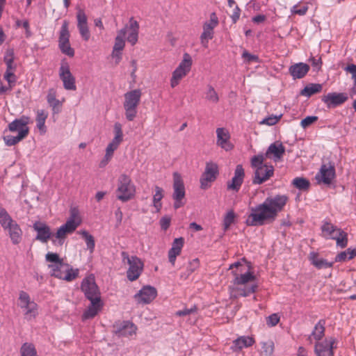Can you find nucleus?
I'll list each match as a JSON object with an SVG mask.
<instances>
[{"label":"nucleus","mask_w":356,"mask_h":356,"mask_svg":"<svg viewBox=\"0 0 356 356\" xmlns=\"http://www.w3.org/2000/svg\"><path fill=\"white\" fill-rule=\"evenodd\" d=\"M254 280L255 276L250 269L248 270L246 273L239 277H236L233 282L236 286V291L238 295L246 297L253 293L257 288V284L252 283Z\"/></svg>","instance_id":"obj_6"},{"label":"nucleus","mask_w":356,"mask_h":356,"mask_svg":"<svg viewBox=\"0 0 356 356\" xmlns=\"http://www.w3.org/2000/svg\"><path fill=\"white\" fill-rule=\"evenodd\" d=\"M242 57L247 63L259 62V57L257 56L251 54L247 51L243 52Z\"/></svg>","instance_id":"obj_58"},{"label":"nucleus","mask_w":356,"mask_h":356,"mask_svg":"<svg viewBox=\"0 0 356 356\" xmlns=\"http://www.w3.org/2000/svg\"><path fill=\"white\" fill-rule=\"evenodd\" d=\"M82 218L76 208H72L70 211V216L66 222L60 225L54 233L53 245L62 246L67 236L72 234L81 224Z\"/></svg>","instance_id":"obj_2"},{"label":"nucleus","mask_w":356,"mask_h":356,"mask_svg":"<svg viewBox=\"0 0 356 356\" xmlns=\"http://www.w3.org/2000/svg\"><path fill=\"white\" fill-rule=\"evenodd\" d=\"M348 99V95L346 93L330 92L324 95L322 101L327 107L336 106L344 103Z\"/></svg>","instance_id":"obj_33"},{"label":"nucleus","mask_w":356,"mask_h":356,"mask_svg":"<svg viewBox=\"0 0 356 356\" xmlns=\"http://www.w3.org/2000/svg\"><path fill=\"white\" fill-rule=\"evenodd\" d=\"M121 30H126L127 40L131 45H134L138 42V33H139V24L137 21L131 18L128 26Z\"/></svg>","instance_id":"obj_29"},{"label":"nucleus","mask_w":356,"mask_h":356,"mask_svg":"<svg viewBox=\"0 0 356 356\" xmlns=\"http://www.w3.org/2000/svg\"><path fill=\"white\" fill-rule=\"evenodd\" d=\"M33 227L37 232L35 239L40 241L42 243H47L49 240L53 243V236L54 233L51 232V228L46 223L37 221L35 222Z\"/></svg>","instance_id":"obj_21"},{"label":"nucleus","mask_w":356,"mask_h":356,"mask_svg":"<svg viewBox=\"0 0 356 356\" xmlns=\"http://www.w3.org/2000/svg\"><path fill=\"white\" fill-rule=\"evenodd\" d=\"M275 217L272 213L265 202L249 208V213L245 219L248 226H262L273 222Z\"/></svg>","instance_id":"obj_3"},{"label":"nucleus","mask_w":356,"mask_h":356,"mask_svg":"<svg viewBox=\"0 0 356 356\" xmlns=\"http://www.w3.org/2000/svg\"><path fill=\"white\" fill-rule=\"evenodd\" d=\"M47 100L49 106L52 108L54 113H58L60 111V107L62 106L63 102L65 101L64 99H63L62 101L56 99V92L54 89L49 90Z\"/></svg>","instance_id":"obj_37"},{"label":"nucleus","mask_w":356,"mask_h":356,"mask_svg":"<svg viewBox=\"0 0 356 356\" xmlns=\"http://www.w3.org/2000/svg\"><path fill=\"white\" fill-rule=\"evenodd\" d=\"M345 70L351 74L352 79L354 81V85L356 86V65H355V64L348 65L345 68Z\"/></svg>","instance_id":"obj_61"},{"label":"nucleus","mask_w":356,"mask_h":356,"mask_svg":"<svg viewBox=\"0 0 356 356\" xmlns=\"http://www.w3.org/2000/svg\"><path fill=\"white\" fill-rule=\"evenodd\" d=\"M285 152V147L279 142H275L270 145L266 150L264 157L273 159L275 162L280 161Z\"/></svg>","instance_id":"obj_27"},{"label":"nucleus","mask_w":356,"mask_h":356,"mask_svg":"<svg viewBox=\"0 0 356 356\" xmlns=\"http://www.w3.org/2000/svg\"><path fill=\"white\" fill-rule=\"evenodd\" d=\"M281 118V115L277 116V115H270L266 118H264L260 124H266L268 126H272L275 124Z\"/></svg>","instance_id":"obj_54"},{"label":"nucleus","mask_w":356,"mask_h":356,"mask_svg":"<svg viewBox=\"0 0 356 356\" xmlns=\"http://www.w3.org/2000/svg\"><path fill=\"white\" fill-rule=\"evenodd\" d=\"M264 154H258L251 159L252 167L254 168V176L252 179L254 184H261L273 176V165L264 163Z\"/></svg>","instance_id":"obj_4"},{"label":"nucleus","mask_w":356,"mask_h":356,"mask_svg":"<svg viewBox=\"0 0 356 356\" xmlns=\"http://www.w3.org/2000/svg\"><path fill=\"white\" fill-rule=\"evenodd\" d=\"M21 356H38L36 349L31 343H24L20 348Z\"/></svg>","instance_id":"obj_45"},{"label":"nucleus","mask_w":356,"mask_h":356,"mask_svg":"<svg viewBox=\"0 0 356 356\" xmlns=\"http://www.w3.org/2000/svg\"><path fill=\"white\" fill-rule=\"evenodd\" d=\"M216 132V144L225 151H230L234 145L230 141V134L227 129L225 128H218Z\"/></svg>","instance_id":"obj_25"},{"label":"nucleus","mask_w":356,"mask_h":356,"mask_svg":"<svg viewBox=\"0 0 356 356\" xmlns=\"http://www.w3.org/2000/svg\"><path fill=\"white\" fill-rule=\"evenodd\" d=\"M45 258L49 263L48 267L52 276L67 282H71L78 277L79 270L63 262L57 253L48 252Z\"/></svg>","instance_id":"obj_1"},{"label":"nucleus","mask_w":356,"mask_h":356,"mask_svg":"<svg viewBox=\"0 0 356 356\" xmlns=\"http://www.w3.org/2000/svg\"><path fill=\"white\" fill-rule=\"evenodd\" d=\"M69 23L67 21L63 22L58 38V45L60 51L64 54L72 57L74 55V50L70 44V32L68 29Z\"/></svg>","instance_id":"obj_18"},{"label":"nucleus","mask_w":356,"mask_h":356,"mask_svg":"<svg viewBox=\"0 0 356 356\" xmlns=\"http://www.w3.org/2000/svg\"><path fill=\"white\" fill-rule=\"evenodd\" d=\"M310 61L312 62V66L315 67L316 70H320L322 63L321 58H316L315 57H312L310 59Z\"/></svg>","instance_id":"obj_64"},{"label":"nucleus","mask_w":356,"mask_h":356,"mask_svg":"<svg viewBox=\"0 0 356 356\" xmlns=\"http://www.w3.org/2000/svg\"><path fill=\"white\" fill-rule=\"evenodd\" d=\"M114 137L112 140L107 145L105 149V154L100 161L99 166L101 168L106 167L111 161L114 152L117 150L123 141L122 127L120 122H115L113 127Z\"/></svg>","instance_id":"obj_5"},{"label":"nucleus","mask_w":356,"mask_h":356,"mask_svg":"<svg viewBox=\"0 0 356 356\" xmlns=\"http://www.w3.org/2000/svg\"><path fill=\"white\" fill-rule=\"evenodd\" d=\"M206 99L211 103L216 104L219 101V97L214 89V88L211 86H208L207 90L205 93Z\"/></svg>","instance_id":"obj_47"},{"label":"nucleus","mask_w":356,"mask_h":356,"mask_svg":"<svg viewBox=\"0 0 356 356\" xmlns=\"http://www.w3.org/2000/svg\"><path fill=\"white\" fill-rule=\"evenodd\" d=\"M14 53L11 49L8 50L4 56V62L6 64L7 69H15L13 65Z\"/></svg>","instance_id":"obj_51"},{"label":"nucleus","mask_w":356,"mask_h":356,"mask_svg":"<svg viewBox=\"0 0 356 356\" xmlns=\"http://www.w3.org/2000/svg\"><path fill=\"white\" fill-rule=\"evenodd\" d=\"M289 201V195L286 194H277L270 196L264 200L268 207L270 209L273 216L276 218L278 213L282 211Z\"/></svg>","instance_id":"obj_17"},{"label":"nucleus","mask_w":356,"mask_h":356,"mask_svg":"<svg viewBox=\"0 0 356 356\" xmlns=\"http://www.w3.org/2000/svg\"><path fill=\"white\" fill-rule=\"evenodd\" d=\"M325 327L321 323H317L314 329L309 337V339L312 341V339L316 341H320L324 336Z\"/></svg>","instance_id":"obj_46"},{"label":"nucleus","mask_w":356,"mask_h":356,"mask_svg":"<svg viewBox=\"0 0 356 356\" xmlns=\"http://www.w3.org/2000/svg\"><path fill=\"white\" fill-rule=\"evenodd\" d=\"M335 343L334 339H325L315 345L314 351L317 356H333V346Z\"/></svg>","instance_id":"obj_26"},{"label":"nucleus","mask_w":356,"mask_h":356,"mask_svg":"<svg viewBox=\"0 0 356 356\" xmlns=\"http://www.w3.org/2000/svg\"><path fill=\"white\" fill-rule=\"evenodd\" d=\"M23 134L21 136H11L8 135L3 137V140L6 145L13 146L18 143L19 141L24 139Z\"/></svg>","instance_id":"obj_50"},{"label":"nucleus","mask_w":356,"mask_h":356,"mask_svg":"<svg viewBox=\"0 0 356 356\" xmlns=\"http://www.w3.org/2000/svg\"><path fill=\"white\" fill-rule=\"evenodd\" d=\"M309 260L318 269L331 268L334 264V261L329 262L326 259L319 257L318 254L316 252L310 253Z\"/></svg>","instance_id":"obj_38"},{"label":"nucleus","mask_w":356,"mask_h":356,"mask_svg":"<svg viewBox=\"0 0 356 356\" xmlns=\"http://www.w3.org/2000/svg\"><path fill=\"white\" fill-rule=\"evenodd\" d=\"M318 120L317 116H307L300 122V125L303 129H307L309 126Z\"/></svg>","instance_id":"obj_55"},{"label":"nucleus","mask_w":356,"mask_h":356,"mask_svg":"<svg viewBox=\"0 0 356 356\" xmlns=\"http://www.w3.org/2000/svg\"><path fill=\"white\" fill-rule=\"evenodd\" d=\"M122 260L123 263H127L128 269L127 270V277L130 282L137 280L141 275L144 269L143 261L137 256H130L127 252H121Z\"/></svg>","instance_id":"obj_10"},{"label":"nucleus","mask_w":356,"mask_h":356,"mask_svg":"<svg viewBox=\"0 0 356 356\" xmlns=\"http://www.w3.org/2000/svg\"><path fill=\"white\" fill-rule=\"evenodd\" d=\"M250 269V265L244 259L229 266V270H232V274L234 275V278L236 277H239L244 273H246V272Z\"/></svg>","instance_id":"obj_36"},{"label":"nucleus","mask_w":356,"mask_h":356,"mask_svg":"<svg viewBox=\"0 0 356 356\" xmlns=\"http://www.w3.org/2000/svg\"><path fill=\"white\" fill-rule=\"evenodd\" d=\"M262 353L265 356H270L274 350V343L272 341L262 342Z\"/></svg>","instance_id":"obj_52"},{"label":"nucleus","mask_w":356,"mask_h":356,"mask_svg":"<svg viewBox=\"0 0 356 356\" xmlns=\"http://www.w3.org/2000/svg\"><path fill=\"white\" fill-rule=\"evenodd\" d=\"M184 239L183 237L176 238L172 243V247L168 251V260L170 263L172 264V266H175L177 257L179 256L181 252V250L184 247Z\"/></svg>","instance_id":"obj_34"},{"label":"nucleus","mask_w":356,"mask_h":356,"mask_svg":"<svg viewBox=\"0 0 356 356\" xmlns=\"http://www.w3.org/2000/svg\"><path fill=\"white\" fill-rule=\"evenodd\" d=\"M346 260H348V255L346 254V252L345 250L343 252H340L339 254H338L336 256V257L334 259V262H343V261H345Z\"/></svg>","instance_id":"obj_62"},{"label":"nucleus","mask_w":356,"mask_h":356,"mask_svg":"<svg viewBox=\"0 0 356 356\" xmlns=\"http://www.w3.org/2000/svg\"><path fill=\"white\" fill-rule=\"evenodd\" d=\"M58 74L65 90H76L75 78L71 73L70 65L66 61L61 62Z\"/></svg>","instance_id":"obj_20"},{"label":"nucleus","mask_w":356,"mask_h":356,"mask_svg":"<svg viewBox=\"0 0 356 356\" xmlns=\"http://www.w3.org/2000/svg\"><path fill=\"white\" fill-rule=\"evenodd\" d=\"M219 175V168L216 163L209 161L206 163L205 168L202 172L200 183V188L206 190L211 187Z\"/></svg>","instance_id":"obj_15"},{"label":"nucleus","mask_w":356,"mask_h":356,"mask_svg":"<svg viewBox=\"0 0 356 356\" xmlns=\"http://www.w3.org/2000/svg\"><path fill=\"white\" fill-rule=\"evenodd\" d=\"M126 30H120L115 38V44L113 49L112 56L118 63L121 60V51L125 46L124 38Z\"/></svg>","instance_id":"obj_30"},{"label":"nucleus","mask_w":356,"mask_h":356,"mask_svg":"<svg viewBox=\"0 0 356 356\" xmlns=\"http://www.w3.org/2000/svg\"><path fill=\"white\" fill-rule=\"evenodd\" d=\"M254 339L249 336H242L234 341V350H241L248 348L254 343Z\"/></svg>","instance_id":"obj_40"},{"label":"nucleus","mask_w":356,"mask_h":356,"mask_svg":"<svg viewBox=\"0 0 356 356\" xmlns=\"http://www.w3.org/2000/svg\"><path fill=\"white\" fill-rule=\"evenodd\" d=\"M192 64L193 60L191 56L188 53H184L181 61L172 72L170 79V86L172 88L177 86L181 79L188 74L191 71Z\"/></svg>","instance_id":"obj_12"},{"label":"nucleus","mask_w":356,"mask_h":356,"mask_svg":"<svg viewBox=\"0 0 356 356\" xmlns=\"http://www.w3.org/2000/svg\"><path fill=\"white\" fill-rule=\"evenodd\" d=\"M81 289L88 300L101 298V293L93 275H90L83 279Z\"/></svg>","instance_id":"obj_16"},{"label":"nucleus","mask_w":356,"mask_h":356,"mask_svg":"<svg viewBox=\"0 0 356 356\" xmlns=\"http://www.w3.org/2000/svg\"><path fill=\"white\" fill-rule=\"evenodd\" d=\"M157 296L156 289L151 286H143L134 295V299L138 304L146 305L152 302Z\"/></svg>","instance_id":"obj_22"},{"label":"nucleus","mask_w":356,"mask_h":356,"mask_svg":"<svg viewBox=\"0 0 356 356\" xmlns=\"http://www.w3.org/2000/svg\"><path fill=\"white\" fill-rule=\"evenodd\" d=\"M245 172L243 166L237 165L234 170V177L227 183V190L238 192L243 182Z\"/></svg>","instance_id":"obj_24"},{"label":"nucleus","mask_w":356,"mask_h":356,"mask_svg":"<svg viewBox=\"0 0 356 356\" xmlns=\"http://www.w3.org/2000/svg\"><path fill=\"white\" fill-rule=\"evenodd\" d=\"M196 310H197L196 307L193 306L190 309L185 308L182 310L177 311L176 312V315L179 316H187V315H190L193 313H195L196 312Z\"/></svg>","instance_id":"obj_59"},{"label":"nucleus","mask_w":356,"mask_h":356,"mask_svg":"<svg viewBox=\"0 0 356 356\" xmlns=\"http://www.w3.org/2000/svg\"><path fill=\"white\" fill-rule=\"evenodd\" d=\"M30 122V118L27 116H22L19 119H16L8 124V129L11 132H17L18 136H23L26 138L29 134V129L27 124Z\"/></svg>","instance_id":"obj_23"},{"label":"nucleus","mask_w":356,"mask_h":356,"mask_svg":"<svg viewBox=\"0 0 356 356\" xmlns=\"http://www.w3.org/2000/svg\"><path fill=\"white\" fill-rule=\"evenodd\" d=\"M309 66L304 63H298L291 65L289 69V73L293 79L303 78L309 72Z\"/></svg>","instance_id":"obj_35"},{"label":"nucleus","mask_w":356,"mask_h":356,"mask_svg":"<svg viewBox=\"0 0 356 356\" xmlns=\"http://www.w3.org/2000/svg\"><path fill=\"white\" fill-rule=\"evenodd\" d=\"M280 321V316L277 314H273L266 318V323L270 327L276 325Z\"/></svg>","instance_id":"obj_57"},{"label":"nucleus","mask_w":356,"mask_h":356,"mask_svg":"<svg viewBox=\"0 0 356 356\" xmlns=\"http://www.w3.org/2000/svg\"><path fill=\"white\" fill-rule=\"evenodd\" d=\"M16 25L17 26H22L26 29V32L27 35L28 36L30 35L29 24V22L27 20H24V21L17 20L16 22Z\"/></svg>","instance_id":"obj_63"},{"label":"nucleus","mask_w":356,"mask_h":356,"mask_svg":"<svg viewBox=\"0 0 356 356\" xmlns=\"http://www.w3.org/2000/svg\"><path fill=\"white\" fill-rule=\"evenodd\" d=\"M322 235L327 239H333L337 245L343 248L348 244L347 234L328 221H324L321 226Z\"/></svg>","instance_id":"obj_11"},{"label":"nucleus","mask_w":356,"mask_h":356,"mask_svg":"<svg viewBox=\"0 0 356 356\" xmlns=\"http://www.w3.org/2000/svg\"><path fill=\"white\" fill-rule=\"evenodd\" d=\"M117 198L126 202L134 197L136 186L131 178L126 174H122L118 179L117 189L115 191Z\"/></svg>","instance_id":"obj_8"},{"label":"nucleus","mask_w":356,"mask_h":356,"mask_svg":"<svg viewBox=\"0 0 356 356\" xmlns=\"http://www.w3.org/2000/svg\"><path fill=\"white\" fill-rule=\"evenodd\" d=\"M170 222H171L170 217H169L168 216H165L162 217L160 220V225H161V229L163 230H166L170 227Z\"/></svg>","instance_id":"obj_60"},{"label":"nucleus","mask_w":356,"mask_h":356,"mask_svg":"<svg viewBox=\"0 0 356 356\" xmlns=\"http://www.w3.org/2000/svg\"><path fill=\"white\" fill-rule=\"evenodd\" d=\"M76 19L77 27L80 35L85 41H88L90 38V34L88 26L87 17L83 10L79 9L78 10Z\"/></svg>","instance_id":"obj_32"},{"label":"nucleus","mask_w":356,"mask_h":356,"mask_svg":"<svg viewBox=\"0 0 356 356\" xmlns=\"http://www.w3.org/2000/svg\"><path fill=\"white\" fill-rule=\"evenodd\" d=\"M293 185L299 190H307L309 186L307 179L302 177H296L292 181Z\"/></svg>","instance_id":"obj_48"},{"label":"nucleus","mask_w":356,"mask_h":356,"mask_svg":"<svg viewBox=\"0 0 356 356\" xmlns=\"http://www.w3.org/2000/svg\"><path fill=\"white\" fill-rule=\"evenodd\" d=\"M155 193L153 195V207L157 212L160 211L162 207L161 200L163 197V190L161 187L156 186L154 188Z\"/></svg>","instance_id":"obj_43"},{"label":"nucleus","mask_w":356,"mask_h":356,"mask_svg":"<svg viewBox=\"0 0 356 356\" xmlns=\"http://www.w3.org/2000/svg\"><path fill=\"white\" fill-rule=\"evenodd\" d=\"M89 300L90 305L82 314L83 321L91 319L95 317L98 314V313L102 310L104 306V303L101 298L95 300L92 299Z\"/></svg>","instance_id":"obj_28"},{"label":"nucleus","mask_w":356,"mask_h":356,"mask_svg":"<svg viewBox=\"0 0 356 356\" xmlns=\"http://www.w3.org/2000/svg\"><path fill=\"white\" fill-rule=\"evenodd\" d=\"M142 92L139 89H135L124 95L123 106L126 119L133 121L137 115V108L140 104Z\"/></svg>","instance_id":"obj_9"},{"label":"nucleus","mask_w":356,"mask_h":356,"mask_svg":"<svg viewBox=\"0 0 356 356\" xmlns=\"http://www.w3.org/2000/svg\"><path fill=\"white\" fill-rule=\"evenodd\" d=\"M0 224L8 231L10 238L14 244H18L22 240V231L18 224L14 221L6 209L0 207Z\"/></svg>","instance_id":"obj_7"},{"label":"nucleus","mask_w":356,"mask_h":356,"mask_svg":"<svg viewBox=\"0 0 356 356\" xmlns=\"http://www.w3.org/2000/svg\"><path fill=\"white\" fill-rule=\"evenodd\" d=\"M218 24V19L216 15L213 13L210 15V19L203 24V31L200 35V42L202 45L207 48L209 41L213 37V29Z\"/></svg>","instance_id":"obj_19"},{"label":"nucleus","mask_w":356,"mask_h":356,"mask_svg":"<svg viewBox=\"0 0 356 356\" xmlns=\"http://www.w3.org/2000/svg\"><path fill=\"white\" fill-rule=\"evenodd\" d=\"M14 70L15 69H7L4 74L5 79L8 82L10 85L15 83L16 81V78L13 72Z\"/></svg>","instance_id":"obj_56"},{"label":"nucleus","mask_w":356,"mask_h":356,"mask_svg":"<svg viewBox=\"0 0 356 356\" xmlns=\"http://www.w3.org/2000/svg\"><path fill=\"white\" fill-rule=\"evenodd\" d=\"M136 332V327L135 325L129 321H125L122 323L121 327L117 331L119 336L121 337H131Z\"/></svg>","instance_id":"obj_39"},{"label":"nucleus","mask_w":356,"mask_h":356,"mask_svg":"<svg viewBox=\"0 0 356 356\" xmlns=\"http://www.w3.org/2000/svg\"><path fill=\"white\" fill-rule=\"evenodd\" d=\"M335 176L334 168L332 165H323L319 172L316 175L318 183L330 184Z\"/></svg>","instance_id":"obj_31"},{"label":"nucleus","mask_w":356,"mask_h":356,"mask_svg":"<svg viewBox=\"0 0 356 356\" xmlns=\"http://www.w3.org/2000/svg\"><path fill=\"white\" fill-rule=\"evenodd\" d=\"M235 217L236 216L233 210L229 211L225 214L223 219V227L225 231L227 230L230 225L234 223Z\"/></svg>","instance_id":"obj_49"},{"label":"nucleus","mask_w":356,"mask_h":356,"mask_svg":"<svg viewBox=\"0 0 356 356\" xmlns=\"http://www.w3.org/2000/svg\"><path fill=\"white\" fill-rule=\"evenodd\" d=\"M185 186L181 175L177 172L173 173V207L177 209L185 204Z\"/></svg>","instance_id":"obj_14"},{"label":"nucleus","mask_w":356,"mask_h":356,"mask_svg":"<svg viewBox=\"0 0 356 356\" xmlns=\"http://www.w3.org/2000/svg\"><path fill=\"white\" fill-rule=\"evenodd\" d=\"M77 233L81 235L85 240L87 249L90 251V253H92L95 248V241L93 236L90 234L88 231L84 229L79 230Z\"/></svg>","instance_id":"obj_42"},{"label":"nucleus","mask_w":356,"mask_h":356,"mask_svg":"<svg viewBox=\"0 0 356 356\" xmlns=\"http://www.w3.org/2000/svg\"><path fill=\"white\" fill-rule=\"evenodd\" d=\"M48 117V113L44 110H38L36 116V125L41 133L46 132L45 121Z\"/></svg>","instance_id":"obj_44"},{"label":"nucleus","mask_w":356,"mask_h":356,"mask_svg":"<svg viewBox=\"0 0 356 356\" xmlns=\"http://www.w3.org/2000/svg\"><path fill=\"white\" fill-rule=\"evenodd\" d=\"M323 89V85L321 83H309L300 92L302 96L309 97L312 95L319 93Z\"/></svg>","instance_id":"obj_41"},{"label":"nucleus","mask_w":356,"mask_h":356,"mask_svg":"<svg viewBox=\"0 0 356 356\" xmlns=\"http://www.w3.org/2000/svg\"><path fill=\"white\" fill-rule=\"evenodd\" d=\"M18 305L22 309L26 319L30 321L38 314V305L30 298L25 291H21L19 296Z\"/></svg>","instance_id":"obj_13"},{"label":"nucleus","mask_w":356,"mask_h":356,"mask_svg":"<svg viewBox=\"0 0 356 356\" xmlns=\"http://www.w3.org/2000/svg\"><path fill=\"white\" fill-rule=\"evenodd\" d=\"M307 10L308 6L307 5H304L301 7H299L298 5H295L291 9L292 14H296L300 16L305 15Z\"/></svg>","instance_id":"obj_53"}]
</instances>
